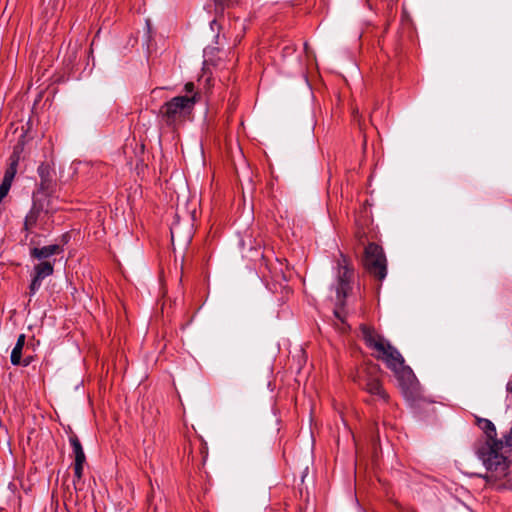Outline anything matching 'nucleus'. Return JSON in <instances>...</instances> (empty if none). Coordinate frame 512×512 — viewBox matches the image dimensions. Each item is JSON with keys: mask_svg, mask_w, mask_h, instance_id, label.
Masks as SVG:
<instances>
[{"mask_svg": "<svg viewBox=\"0 0 512 512\" xmlns=\"http://www.w3.org/2000/svg\"><path fill=\"white\" fill-rule=\"evenodd\" d=\"M196 219V207L192 209L178 205L173 222L170 226L173 253L185 255L193 237L194 221Z\"/></svg>", "mask_w": 512, "mask_h": 512, "instance_id": "7ed1b4c3", "label": "nucleus"}, {"mask_svg": "<svg viewBox=\"0 0 512 512\" xmlns=\"http://www.w3.org/2000/svg\"><path fill=\"white\" fill-rule=\"evenodd\" d=\"M215 25H217V21L216 20L211 21L210 26H211L212 30L214 29Z\"/></svg>", "mask_w": 512, "mask_h": 512, "instance_id": "4be33fe9", "label": "nucleus"}, {"mask_svg": "<svg viewBox=\"0 0 512 512\" xmlns=\"http://www.w3.org/2000/svg\"><path fill=\"white\" fill-rule=\"evenodd\" d=\"M244 0H214L216 11L223 13L225 8L240 5Z\"/></svg>", "mask_w": 512, "mask_h": 512, "instance_id": "dca6fc26", "label": "nucleus"}, {"mask_svg": "<svg viewBox=\"0 0 512 512\" xmlns=\"http://www.w3.org/2000/svg\"><path fill=\"white\" fill-rule=\"evenodd\" d=\"M506 390L509 392V393H512V380L508 381L507 385H506Z\"/></svg>", "mask_w": 512, "mask_h": 512, "instance_id": "412c9836", "label": "nucleus"}, {"mask_svg": "<svg viewBox=\"0 0 512 512\" xmlns=\"http://www.w3.org/2000/svg\"><path fill=\"white\" fill-rule=\"evenodd\" d=\"M369 394L378 396L383 401L388 400V395L383 389L380 379V367L377 364H367L357 373L355 379Z\"/></svg>", "mask_w": 512, "mask_h": 512, "instance_id": "39448f33", "label": "nucleus"}, {"mask_svg": "<svg viewBox=\"0 0 512 512\" xmlns=\"http://www.w3.org/2000/svg\"><path fill=\"white\" fill-rule=\"evenodd\" d=\"M41 210L33 206L25 217L24 228L26 231L31 230L37 223Z\"/></svg>", "mask_w": 512, "mask_h": 512, "instance_id": "ddd939ff", "label": "nucleus"}, {"mask_svg": "<svg viewBox=\"0 0 512 512\" xmlns=\"http://www.w3.org/2000/svg\"><path fill=\"white\" fill-rule=\"evenodd\" d=\"M195 106L193 97H173L166 101L159 110V118L167 126L176 127L185 122L192 114Z\"/></svg>", "mask_w": 512, "mask_h": 512, "instance_id": "20e7f679", "label": "nucleus"}, {"mask_svg": "<svg viewBox=\"0 0 512 512\" xmlns=\"http://www.w3.org/2000/svg\"><path fill=\"white\" fill-rule=\"evenodd\" d=\"M38 175L41 179V188L48 190L53 182L54 170L48 163H41L37 169Z\"/></svg>", "mask_w": 512, "mask_h": 512, "instance_id": "9d476101", "label": "nucleus"}, {"mask_svg": "<svg viewBox=\"0 0 512 512\" xmlns=\"http://www.w3.org/2000/svg\"><path fill=\"white\" fill-rule=\"evenodd\" d=\"M334 313H335V316H336L337 318L341 319L340 314H339V312H338V311H335Z\"/></svg>", "mask_w": 512, "mask_h": 512, "instance_id": "5701e85b", "label": "nucleus"}, {"mask_svg": "<svg viewBox=\"0 0 512 512\" xmlns=\"http://www.w3.org/2000/svg\"><path fill=\"white\" fill-rule=\"evenodd\" d=\"M25 344V335L20 334L17 338L16 344L12 349L10 360L13 365H19L22 357V350Z\"/></svg>", "mask_w": 512, "mask_h": 512, "instance_id": "f8f14e48", "label": "nucleus"}, {"mask_svg": "<svg viewBox=\"0 0 512 512\" xmlns=\"http://www.w3.org/2000/svg\"><path fill=\"white\" fill-rule=\"evenodd\" d=\"M85 463H74V478L73 484L76 485L79 482L83 475V467Z\"/></svg>", "mask_w": 512, "mask_h": 512, "instance_id": "a211bd4d", "label": "nucleus"}, {"mask_svg": "<svg viewBox=\"0 0 512 512\" xmlns=\"http://www.w3.org/2000/svg\"><path fill=\"white\" fill-rule=\"evenodd\" d=\"M65 253L64 246L62 244H50L43 247H32L30 256H54Z\"/></svg>", "mask_w": 512, "mask_h": 512, "instance_id": "1a4fd4ad", "label": "nucleus"}, {"mask_svg": "<svg viewBox=\"0 0 512 512\" xmlns=\"http://www.w3.org/2000/svg\"><path fill=\"white\" fill-rule=\"evenodd\" d=\"M18 157L12 158L10 166L6 169L3 180L9 183L13 182V179L17 173Z\"/></svg>", "mask_w": 512, "mask_h": 512, "instance_id": "2eb2a0df", "label": "nucleus"}, {"mask_svg": "<svg viewBox=\"0 0 512 512\" xmlns=\"http://www.w3.org/2000/svg\"><path fill=\"white\" fill-rule=\"evenodd\" d=\"M504 440H501L503 442V447H512V428L510 429L509 433L504 435Z\"/></svg>", "mask_w": 512, "mask_h": 512, "instance_id": "aec40b11", "label": "nucleus"}, {"mask_svg": "<svg viewBox=\"0 0 512 512\" xmlns=\"http://www.w3.org/2000/svg\"><path fill=\"white\" fill-rule=\"evenodd\" d=\"M276 259H277V261H279V262H280V264H282V261H281V260H286V258H276Z\"/></svg>", "mask_w": 512, "mask_h": 512, "instance_id": "b1692460", "label": "nucleus"}, {"mask_svg": "<svg viewBox=\"0 0 512 512\" xmlns=\"http://www.w3.org/2000/svg\"><path fill=\"white\" fill-rule=\"evenodd\" d=\"M11 185H12V183L2 180V183L0 185V202L8 194V192L11 188Z\"/></svg>", "mask_w": 512, "mask_h": 512, "instance_id": "6ab92c4d", "label": "nucleus"}, {"mask_svg": "<svg viewBox=\"0 0 512 512\" xmlns=\"http://www.w3.org/2000/svg\"><path fill=\"white\" fill-rule=\"evenodd\" d=\"M350 258H338L336 266L337 286L336 293L339 302H343L351 289V282L354 278V270L350 264Z\"/></svg>", "mask_w": 512, "mask_h": 512, "instance_id": "423d86ee", "label": "nucleus"}, {"mask_svg": "<svg viewBox=\"0 0 512 512\" xmlns=\"http://www.w3.org/2000/svg\"><path fill=\"white\" fill-rule=\"evenodd\" d=\"M360 330L366 346L374 350L376 358L383 361L387 368L395 374L403 388L405 397L415 399L419 384L412 369L405 365L401 353L373 328L361 325Z\"/></svg>", "mask_w": 512, "mask_h": 512, "instance_id": "f257e3e1", "label": "nucleus"}, {"mask_svg": "<svg viewBox=\"0 0 512 512\" xmlns=\"http://www.w3.org/2000/svg\"><path fill=\"white\" fill-rule=\"evenodd\" d=\"M363 265L366 270L377 278L383 280L387 275V258H363Z\"/></svg>", "mask_w": 512, "mask_h": 512, "instance_id": "6e6552de", "label": "nucleus"}, {"mask_svg": "<svg viewBox=\"0 0 512 512\" xmlns=\"http://www.w3.org/2000/svg\"><path fill=\"white\" fill-rule=\"evenodd\" d=\"M364 256H384L383 248L376 243H369L365 247Z\"/></svg>", "mask_w": 512, "mask_h": 512, "instance_id": "f3484780", "label": "nucleus"}, {"mask_svg": "<svg viewBox=\"0 0 512 512\" xmlns=\"http://www.w3.org/2000/svg\"><path fill=\"white\" fill-rule=\"evenodd\" d=\"M53 271V264L48 261L40 262L34 266L33 272L31 274V283L29 285V293L31 296L37 293V291L42 286L43 280L51 276Z\"/></svg>", "mask_w": 512, "mask_h": 512, "instance_id": "0eeeda50", "label": "nucleus"}, {"mask_svg": "<svg viewBox=\"0 0 512 512\" xmlns=\"http://www.w3.org/2000/svg\"><path fill=\"white\" fill-rule=\"evenodd\" d=\"M184 92L185 95H182L181 97H193L195 96V104L198 103L201 99L200 92L196 89V86L193 82H187L184 85Z\"/></svg>", "mask_w": 512, "mask_h": 512, "instance_id": "4468645a", "label": "nucleus"}, {"mask_svg": "<svg viewBox=\"0 0 512 512\" xmlns=\"http://www.w3.org/2000/svg\"><path fill=\"white\" fill-rule=\"evenodd\" d=\"M69 442L72 447V451L75 457L74 463H85L86 462V456L82 447V444L77 437V435L72 434L69 436Z\"/></svg>", "mask_w": 512, "mask_h": 512, "instance_id": "9b49d317", "label": "nucleus"}, {"mask_svg": "<svg viewBox=\"0 0 512 512\" xmlns=\"http://www.w3.org/2000/svg\"><path fill=\"white\" fill-rule=\"evenodd\" d=\"M478 426L484 431L487 437L486 443L478 449V457L487 470L506 474L508 468L507 458L500 452L503 442L496 438V427L489 419L479 418Z\"/></svg>", "mask_w": 512, "mask_h": 512, "instance_id": "f03ea898", "label": "nucleus"}]
</instances>
